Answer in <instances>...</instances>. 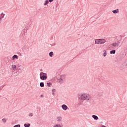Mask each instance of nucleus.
Listing matches in <instances>:
<instances>
[{
  "mask_svg": "<svg viewBox=\"0 0 127 127\" xmlns=\"http://www.w3.org/2000/svg\"><path fill=\"white\" fill-rule=\"evenodd\" d=\"M92 117L93 119H94V120H95V121H98L99 119V118L96 115H92Z\"/></svg>",
  "mask_w": 127,
  "mask_h": 127,
  "instance_id": "obj_9",
  "label": "nucleus"
},
{
  "mask_svg": "<svg viewBox=\"0 0 127 127\" xmlns=\"http://www.w3.org/2000/svg\"><path fill=\"white\" fill-rule=\"evenodd\" d=\"M57 121L58 123H61L62 122V117L59 116L57 118Z\"/></svg>",
  "mask_w": 127,
  "mask_h": 127,
  "instance_id": "obj_7",
  "label": "nucleus"
},
{
  "mask_svg": "<svg viewBox=\"0 0 127 127\" xmlns=\"http://www.w3.org/2000/svg\"><path fill=\"white\" fill-rule=\"evenodd\" d=\"M47 85L48 86V87H49L50 86H51V83L47 82Z\"/></svg>",
  "mask_w": 127,
  "mask_h": 127,
  "instance_id": "obj_24",
  "label": "nucleus"
},
{
  "mask_svg": "<svg viewBox=\"0 0 127 127\" xmlns=\"http://www.w3.org/2000/svg\"><path fill=\"white\" fill-rule=\"evenodd\" d=\"M116 54V50H113L110 51V54Z\"/></svg>",
  "mask_w": 127,
  "mask_h": 127,
  "instance_id": "obj_17",
  "label": "nucleus"
},
{
  "mask_svg": "<svg viewBox=\"0 0 127 127\" xmlns=\"http://www.w3.org/2000/svg\"><path fill=\"white\" fill-rule=\"evenodd\" d=\"M53 127H63V126L60 124H56Z\"/></svg>",
  "mask_w": 127,
  "mask_h": 127,
  "instance_id": "obj_15",
  "label": "nucleus"
},
{
  "mask_svg": "<svg viewBox=\"0 0 127 127\" xmlns=\"http://www.w3.org/2000/svg\"><path fill=\"white\" fill-rule=\"evenodd\" d=\"M49 55L50 57H52L53 56V52H51L49 54Z\"/></svg>",
  "mask_w": 127,
  "mask_h": 127,
  "instance_id": "obj_19",
  "label": "nucleus"
},
{
  "mask_svg": "<svg viewBox=\"0 0 127 127\" xmlns=\"http://www.w3.org/2000/svg\"><path fill=\"white\" fill-rule=\"evenodd\" d=\"M24 127H30V124H25L24 125Z\"/></svg>",
  "mask_w": 127,
  "mask_h": 127,
  "instance_id": "obj_18",
  "label": "nucleus"
},
{
  "mask_svg": "<svg viewBox=\"0 0 127 127\" xmlns=\"http://www.w3.org/2000/svg\"><path fill=\"white\" fill-rule=\"evenodd\" d=\"M49 3V1L48 0H46L45 1V3H44V5H47Z\"/></svg>",
  "mask_w": 127,
  "mask_h": 127,
  "instance_id": "obj_13",
  "label": "nucleus"
},
{
  "mask_svg": "<svg viewBox=\"0 0 127 127\" xmlns=\"http://www.w3.org/2000/svg\"><path fill=\"white\" fill-rule=\"evenodd\" d=\"M27 30H26V29H24V31H23L22 33L23 34H25V33H26Z\"/></svg>",
  "mask_w": 127,
  "mask_h": 127,
  "instance_id": "obj_21",
  "label": "nucleus"
},
{
  "mask_svg": "<svg viewBox=\"0 0 127 127\" xmlns=\"http://www.w3.org/2000/svg\"><path fill=\"white\" fill-rule=\"evenodd\" d=\"M11 67H12V69H13V70H15V69H16V65H15V64H12Z\"/></svg>",
  "mask_w": 127,
  "mask_h": 127,
  "instance_id": "obj_14",
  "label": "nucleus"
},
{
  "mask_svg": "<svg viewBox=\"0 0 127 127\" xmlns=\"http://www.w3.org/2000/svg\"><path fill=\"white\" fill-rule=\"evenodd\" d=\"M14 59H18V56L16 55H14L12 56V60L14 61Z\"/></svg>",
  "mask_w": 127,
  "mask_h": 127,
  "instance_id": "obj_10",
  "label": "nucleus"
},
{
  "mask_svg": "<svg viewBox=\"0 0 127 127\" xmlns=\"http://www.w3.org/2000/svg\"><path fill=\"white\" fill-rule=\"evenodd\" d=\"M55 92H56V89L54 88L52 89V94L53 96H55Z\"/></svg>",
  "mask_w": 127,
  "mask_h": 127,
  "instance_id": "obj_11",
  "label": "nucleus"
},
{
  "mask_svg": "<svg viewBox=\"0 0 127 127\" xmlns=\"http://www.w3.org/2000/svg\"><path fill=\"white\" fill-rule=\"evenodd\" d=\"M120 12V11L119 10V9H116V10H113L112 11V12H113V13H119V12Z\"/></svg>",
  "mask_w": 127,
  "mask_h": 127,
  "instance_id": "obj_12",
  "label": "nucleus"
},
{
  "mask_svg": "<svg viewBox=\"0 0 127 127\" xmlns=\"http://www.w3.org/2000/svg\"><path fill=\"white\" fill-rule=\"evenodd\" d=\"M126 65H127V61H126Z\"/></svg>",
  "mask_w": 127,
  "mask_h": 127,
  "instance_id": "obj_28",
  "label": "nucleus"
},
{
  "mask_svg": "<svg viewBox=\"0 0 127 127\" xmlns=\"http://www.w3.org/2000/svg\"><path fill=\"white\" fill-rule=\"evenodd\" d=\"M78 98L81 101H90L91 95L87 93H82L78 94Z\"/></svg>",
  "mask_w": 127,
  "mask_h": 127,
  "instance_id": "obj_1",
  "label": "nucleus"
},
{
  "mask_svg": "<svg viewBox=\"0 0 127 127\" xmlns=\"http://www.w3.org/2000/svg\"><path fill=\"white\" fill-rule=\"evenodd\" d=\"M4 15H5V14L3 13V12H2L1 14H0V20L1 21V19L4 17Z\"/></svg>",
  "mask_w": 127,
  "mask_h": 127,
  "instance_id": "obj_8",
  "label": "nucleus"
},
{
  "mask_svg": "<svg viewBox=\"0 0 127 127\" xmlns=\"http://www.w3.org/2000/svg\"><path fill=\"white\" fill-rule=\"evenodd\" d=\"M120 44H121V40L112 43L109 46V48L110 49H116L119 48Z\"/></svg>",
  "mask_w": 127,
  "mask_h": 127,
  "instance_id": "obj_2",
  "label": "nucleus"
},
{
  "mask_svg": "<svg viewBox=\"0 0 127 127\" xmlns=\"http://www.w3.org/2000/svg\"><path fill=\"white\" fill-rule=\"evenodd\" d=\"M40 87H44V83L43 82H40Z\"/></svg>",
  "mask_w": 127,
  "mask_h": 127,
  "instance_id": "obj_20",
  "label": "nucleus"
},
{
  "mask_svg": "<svg viewBox=\"0 0 127 127\" xmlns=\"http://www.w3.org/2000/svg\"><path fill=\"white\" fill-rule=\"evenodd\" d=\"M29 117H33V113H30L28 115Z\"/></svg>",
  "mask_w": 127,
  "mask_h": 127,
  "instance_id": "obj_23",
  "label": "nucleus"
},
{
  "mask_svg": "<svg viewBox=\"0 0 127 127\" xmlns=\"http://www.w3.org/2000/svg\"><path fill=\"white\" fill-rule=\"evenodd\" d=\"M95 44H97L98 45H101L102 44H105L106 41L105 39H97L94 40Z\"/></svg>",
  "mask_w": 127,
  "mask_h": 127,
  "instance_id": "obj_3",
  "label": "nucleus"
},
{
  "mask_svg": "<svg viewBox=\"0 0 127 127\" xmlns=\"http://www.w3.org/2000/svg\"><path fill=\"white\" fill-rule=\"evenodd\" d=\"M66 79V75L65 74H62L60 75L59 78V81L60 84H63L65 82V79Z\"/></svg>",
  "mask_w": 127,
  "mask_h": 127,
  "instance_id": "obj_4",
  "label": "nucleus"
},
{
  "mask_svg": "<svg viewBox=\"0 0 127 127\" xmlns=\"http://www.w3.org/2000/svg\"><path fill=\"white\" fill-rule=\"evenodd\" d=\"M13 127H20V125L18 124L17 125H15Z\"/></svg>",
  "mask_w": 127,
  "mask_h": 127,
  "instance_id": "obj_25",
  "label": "nucleus"
},
{
  "mask_svg": "<svg viewBox=\"0 0 127 127\" xmlns=\"http://www.w3.org/2000/svg\"><path fill=\"white\" fill-rule=\"evenodd\" d=\"M2 121L3 123H6V120H5V119H2Z\"/></svg>",
  "mask_w": 127,
  "mask_h": 127,
  "instance_id": "obj_22",
  "label": "nucleus"
},
{
  "mask_svg": "<svg viewBox=\"0 0 127 127\" xmlns=\"http://www.w3.org/2000/svg\"><path fill=\"white\" fill-rule=\"evenodd\" d=\"M54 0H49V2H52Z\"/></svg>",
  "mask_w": 127,
  "mask_h": 127,
  "instance_id": "obj_26",
  "label": "nucleus"
},
{
  "mask_svg": "<svg viewBox=\"0 0 127 127\" xmlns=\"http://www.w3.org/2000/svg\"><path fill=\"white\" fill-rule=\"evenodd\" d=\"M104 53L103 54V56H104V57H106V56H107V51L104 50Z\"/></svg>",
  "mask_w": 127,
  "mask_h": 127,
  "instance_id": "obj_16",
  "label": "nucleus"
},
{
  "mask_svg": "<svg viewBox=\"0 0 127 127\" xmlns=\"http://www.w3.org/2000/svg\"><path fill=\"white\" fill-rule=\"evenodd\" d=\"M62 108L63 110H64V111H67V110L68 109V107L66 106V105L65 104H63L62 106Z\"/></svg>",
  "mask_w": 127,
  "mask_h": 127,
  "instance_id": "obj_6",
  "label": "nucleus"
},
{
  "mask_svg": "<svg viewBox=\"0 0 127 127\" xmlns=\"http://www.w3.org/2000/svg\"><path fill=\"white\" fill-rule=\"evenodd\" d=\"M40 97L41 98H44V96L43 95H41Z\"/></svg>",
  "mask_w": 127,
  "mask_h": 127,
  "instance_id": "obj_27",
  "label": "nucleus"
},
{
  "mask_svg": "<svg viewBox=\"0 0 127 127\" xmlns=\"http://www.w3.org/2000/svg\"><path fill=\"white\" fill-rule=\"evenodd\" d=\"M40 77L41 80H46V79H47V73L44 72H40Z\"/></svg>",
  "mask_w": 127,
  "mask_h": 127,
  "instance_id": "obj_5",
  "label": "nucleus"
}]
</instances>
